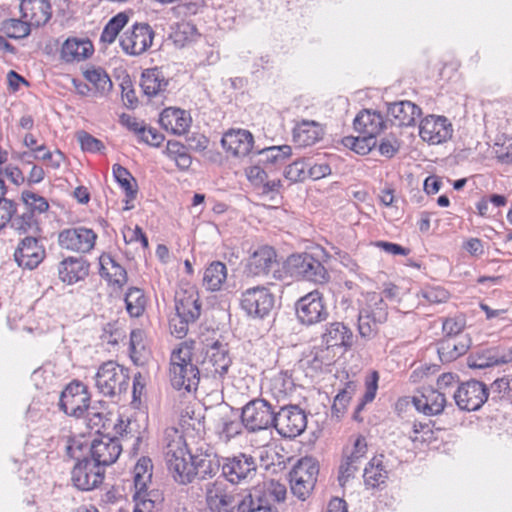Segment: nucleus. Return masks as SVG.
<instances>
[{
  "instance_id": "22",
  "label": "nucleus",
  "mask_w": 512,
  "mask_h": 512,
  "mask_svg": "<svg viewBox=\"0 0 512 512\" xmlns=\"http://www.w3.org/2000/svg\"><path fill=\"white\" fill-rule=\"evenodd\" d=\"M423 298L429 303H445L449 299V293L440 287L413 291L405 289L396 297V301L403 307L411 308L419 305V299Z\"/></svg>"
},
{
  "instance_id": "7",
  "label": "nucleus",
  "mask_w": 512,
  "mask_h": 512,
  "mask_svg": "<svg viewBox=\"0 0 512 512\" xmlns=\"http://www.w3.org/2000/svg\"><path fill=\"white\" fill-rule=\"evenodd\" d=\"M276 407L262 398L249 401L241 412L243 426L249 432H258L274 427Z\"/></svg>"
},
{
  "instance_id": "39",
  "label": "nucleus",
  "mask_w": 512,
  "mask_h": 512,
  "mask_svg": "<svg viewBox=\"0 0 512 512\" xmlns=\"http://www.w3.org/2000/svg\"><path fill=\"white\" fill-rule=\"evenodd\" d=\"M227 279V267L221 261H213L205 269L203 286L211 292L221 290Z\"/></svg>"
},
{
  "instance_id": "51",
  "label": "nucleus",
  "mask_w": 512,
  "mask_h": 512,
  "mask_svg": "<svg viewBox=\"0 0 512 512\" xmlns=\"http://www.w3.org/2000/svg\"><path fill=\"white\" fill-rule=\"evenodd\" d=\"M126 310L132 317H139L143 314L146 299L141 289L132 287L125 295Z\"/></svg>"
},
{
  "instance_id": "56",
  "label": "nucleus",
  "mask_w": 512,
  "mask_h": 512,
  "mask_svg": "<svg viewBox=\"0 0 512 512\" xmlns=\"http://www.w3.org/2000/svg\"><path fill=\"white\" fill-rule=\"evenodd\" d=\"M21 198L26 205V209L33 211L35 215L36 213H44L49 208V204L44 197L39 196L31 191H23Z\"/></svg>"
},
{
  "instance_id": "35",
  "label": "nucleus",
  "mask_w": 512,
  "mask_h": 512,
  "mask_svg": "<svg viewBox=\"0 0 512 512\" xmlns=\"http://www.w3.org/2000/svg\"><path fill=\"white\" fill-rule=\"evenodd\" d=\"M189 459L193 460L192 481L196 478L199 480L212 478L219 472L220 467L222 468V464L215 455L189 456Z\"/></svg>"
},
{
  "instance_id": "62",
  "label": "nucleus",
  "mask_w": 512,
  "mask_h": 512,
  "mask_svg": "<svg viewBox=\"0 0 512 512\" xmlns=\"http://www.w3.org/2000/svg\"><path fill=\"white\" fill-rule=\"evenodd\" d=\"M121 89L124 105L131 109L135 108L137 106L138 99L136 97L130 78L126 77L123 79L121 83Z\"/></svg>"
},
{
  "instance_id": "13",
  "label": "nucleus",
  "mask_w": 512,
  "mask_h": 512,
  "mask_svg": "<svg viewBox=\"0 0 512 512\" xmlns=\"http://www.w3.org/2000/svg\"><path fill=\"white\" fill-rule=\"evenodd\" d=\"M205 356L201 362L202 370L213 377H223L227 374L232 360L227 344L215 341L206 345Z\"/></svg>"
},
{
  "instance_id": "48",
  "label": "nucleus",
  "mask_w": 512,
  "mask_h": 512,
  "mask_svg": "<svg viewBox=\"0 0 512 512\" xmlns=\"http://www.w3.org/2000/svg\"><path fill=\"white\" fill-rule=\"evenodd\" d=\"M342 144L356 154L367 155L377 146V140L367 135L358 134V136L344 137Z\"/></svg>"
},
{
  "instance_id": "40",
  "label": "nucleus",
  "mask_w": 512,
  "mask_h": 512,
  "mask_svg": "<svg viewBox=\"0 0 512 512\" xmlns=\"http://www.w3.org/2000/svg\"><path fill=\"white\" fill-rule=\"evenodd\" d=\"M357 391V383L352 379H348L342 389L337 393L332 405V415L336 419H340L346 412L353 396Z\"/></svg>"
},
{
  "instance_id": "36",
  "label": "nucleus",
  "mask_w": 512,
  "mask_h": 512,
  "mask_svg": "<svg viewBox=\"0 0 512 512\" xmlns=\"http://www.w3.org/2000/svg\"><path fill=\"white\" fill-rule=\"evenodd\" d=\"M511 361V349H507L502 352L487 350L472 356L468 361V366L472 369H485L492 366L509 363Z\"/></svg>"
},
{
  "instance_id": "4",
  "label": "nucleus",
  "mask_w": 512,
  "mask_h": 512,
  "mask_svg": "<svg viewBox=\"0 0 512 512\" xmlns=\"http://www.w3.org/2000/svg\"><path fill=\"white\" fill-rule=\"evenodd\" d=\"M319 473L320 465L316 459L304 457L298 460L289 472L292 494L301 501L308 499L316 487Z\"/></svg>"
},
{
  "instance_id": "63",
  "label": "nucleus",
  "mask_w": 512,
  "mask_h": 512,
  "mask_svg": "<svg viewBox=\"0 0 512 512\" xmlns=\"http://www.w3.org/2000/svg\"><path fill=\"white\" fill-rule=\"evenodd\" d=\"M463 250L468 253L471 257L479 258L485 254V248L483 242L476 237H470L463 241Z\"/></svg>"
},
{
  "instance_id": "42",
  "label": "nucleus",
  "mask_w": 512,
  "mask_h": 512,
  "mask_svg": "<svg viewBox=\"0 0 512 512\" xmlns=\"http://www.w3.org/2000/svg\"><path fill=\"white\" fill-rule=\"evenodd\" d=\"M468 337L454 339L449 338L442 342L438 349L442 361L450 362L463 355L469 348Z\"/></svg>"
},
{
  "instance_id": "57",
  "label": "nucleus",
  "mask_w": 512,
  "mask_h": 512,
  "mask_svg": "<svg viewBox=\"0 0 512 512\" xmlns=\"http://www.w3.org/2000/svg\"><path fill=\"white\" fill-rule=\"evenodd\" d=\"M369 250L372 254L376 255L379 251H382L389 255H402L406 256L409 250L402 247L401 245L387 242V241H374L369 244Z\"/></svg>"
},
{
  "instance_id": "43",
  "label": "nucleus",
  "mask_w": 512,
  "mask_h": 512,
  "mask_svg": "<svg viewBox=\"0 0 512 512\" xmlns=\"http://www.w3.org/2000/svg\"><path fill=\"white\" fill-rule=\"evenodd\" d=\"M319 172L320 167L316 165L308 168L304 162L296 161L286 166L284 170V176L291 182L303 181L306 178L317 180L320 178L318 175Z\"/></svg>"
},
{
  "instance_id": "34",
  "label": "nucleus",
  "mask_w": 512,
  "mask_h": 512,
  "mask_svg": "<svg viewBox=\"0 0 512 512\" xmlns=\"http://www.w3.org/2000/svg\"><path fill=\"white\" fill-rule=\"evenodd\" d=\"M100 261V274L105 277L109 284L121 289L128 280L127 272L114 258L110 255H102Z\"/></svg>"
},
{
  "instance_id": "41",
  "label": "nucleus",
  "mask_w": 512,
  "mask_h": 512,
  "mask_svg": "<svg viewBox=\"0 0 512 512\" xmlns=\"http://www.w3.org/2000/svg\"><path fill=\"white\" fill-rule=\"evenodd\" d=\"M168 82L165 80L162 72L157 68L147 69L141 76V87L143 92L149 96H155L164 90Z\"/></svg>"
},
{
  "instance_id": "9",
  "label": "nucleus",
  "mask_w": 512,
  "mask_h": 512,
  "mask_svg": "<svg viewBox=\"0 0 512 512\" xmlns=\"http://www.w3.org/2000/svg\"><path fill=\"white\" fill-rule=\"evenodd\" d=\"M306 427V414L298 406L283 405L276 411L274 428L282 437L295 438L301 435Z\"/></svg>"
},
{
  "instance_id": "33",
  "label": "nucleus",
  "mask_w": 512,
  "mask_h": 512,
  "mask_svg": "<svg viewBox=\"0 0 512 512\" xmlns=\"http://www.w3.org/2000/svg\"><path fill=\"white\" fill-rule=\"evenodd\" d=\"M446 406V398L436 390H426L420 397H417L415 409L426 416L440 415Z\"/></svg>"
},
{
  "instance_id": "32",
  "label": "nucleus",
  "mask_w": 512,
  "mask_h": 512,
  "mask_svg": "<svg viewBox=\"0 0 512 512\" xmlns=\"http://www.w3.org/2000/svg\"><path fill=\"white\" fill-rule=\"evenodd\" d=\"M159 122L166 131L182 135L190 127L191 118L184 110L170 107L161 112Z\"/></svg>"
},
{
  "instance_id": "3",
  "label": "nucleus",
  "mask_w": 512,
  "mask_h": 512,
  "mask_svg": "<svg viewBox=\"0 0 512 512\" xmlns=\"http://www.w3.org/2000/svg\"><path fill=\"white\" fill-rule=\"evenodd\" d=\"M164 456L168 471L174 480L180 484L192 482L193 460L189 459L185 442L177 430L166 432Z\"/></svg>"
},
{
  "instance_id": "30",
  "label": "nucleus",
  "mask_w": 512,
  "mask_h": 512,
  "mask_svg": "<svg viewBox=\"0 0 512 512\" xmlns=\"http://www.w3.org/2000/svg\"><path fill=\"white\" fill-rule=\"evenodd\" d=\"M296 313L299 321L307 326L320 320V293L314 290L297 301Z\"/></svg>"
},
{
  "instance_id": "8",
  "label": "nucleus",
  "mask_w": 512,
  "mask_h": 512,
  "mask_svg": "<svg viewBox=\"0 0 512 512\" xmlns=\"http://www.w3.org/2000/svg\"><path fill=\"white\" fill-rule=\"evenodd\" d=\"M276 251L270 246H262L255 250L246 264V273L250 276H269L275 280H285L279 269Z\"/></svg>"
},
{
  "instance_id": "26",
  "label": "nucleus",
  "mask_w": 512,
  "mask_h": 512,
  "mask_svg": "<svg viewBox=\"0 0 512 512\" xmlns=\"http://www.w3.org/2000/svg\"><path fill=\"white\" fill-rule=\"evenodd\" d=\"M20 11L22 18L35 27L46 24L52 16L49 0H22Z\"/></svg>"
},
{
  "instance_id": "10",
  "label": "nucleus",
  "mask_w": 512,
  "mask_h": 512,
  "mask_svg": "<svg viewBox=\"0 0 512 512\" xmlns=\"http://www.w3.org/2000/svg\"><path fill=\"white\" fill-rule=\"evenodd\" d=\"M257 474V463L253 456L239 453L233 457L224 458L222 475L231 484H245Z\"/></svg>"
},
{
  "instance_id": "18",
  "label": "nucleus",
  "mask_w": 512,
  "mask_h": 512,
  "mask_svg": "<svg viewBox=\"0 0 512 512\" xmlns=\"http://www.w3.org/2000/svg\"><path fill=\"white\" fill-rule=\"evenodd\" d=\"M354 334L352 330L341 322H333L325 327L322 333V345L332 352H345L352 347Z\"/></svg>"
},
{
  "instance_id": "50",
  "label": "nucleus",
  "mask_w": 512,
  "mask_h": 512,
  "mask_svg": "<svg viewBox=\"0 0 512 512\" xmlns=\"http://www.w3.org/2000/svg\"><path fill=\"white\" fill-rule=\"evenodd\" d=\"M379 386V374L377 371H371L366 379H365V393L360 401V403L357 405L354 419L357 421H360L361 418L359 417L360 412L364 409V407L371 403L377 394Z\"/></svg>"
},
{
  "instance_id": "16",
  "label": "nucleus",
  "mask_w": 512,
  "mask_h": 512,
  "mask_svg": "<svg viewBox=\"0 0 512 512\" xmlns=\"http://www.w3.org/2000/svg\"><path fill=\"white\" fill-rule=\"evenodd\" d=\"M273 305V295L263 286L249 288L242 294L241 306L250 316L263 318Z\"/></svg>"
},
{
  "instance_id": "47",
  "label": "nucleus",
  "mask_w": 512,
  "mask_h": 512,
  "mask_svg": "<svg viewBox=\"0 0 512 512\" xmlns=\"http://www.w3.org/2000/svg\"><path fill=\"white\" fill-rule=\"evenodd\" d=\"M291 147L288 145L271 146L258 151L260 162L268 165H281L291 156Z\"/></svg>"
},
{
  "instance_id": "27",
  "label": "nucleus",
  "mask_w": 512,
  "mask_h": 512,
  "mask_svg": "<svg viewBox=\"0 0 512 512\" xmlns=\"http://www.w3.org/2000/svg\"><path fill=\"white\" fill-rule=\"evenodd\" d=\"M384 128V120L376 111L362 110L353 120V129L359 135H367L376 139Z\"/></svg>"
},
{
  "instance_id": "44",
  "label": "nucleus",
  "mask_w": 512,
  "mask_h": 512,
  "mask_svg": "<svg viewBox=\"0 0 512 512\" xmlns=\"http://www.w3.org/2000/svg\"><path fill=\"white\" fill-rule=\"evenodd\" d=\"M318 123L316 121L303 120L293 129V139L300 146H309L318 138Z\"/></svg>"
},
{
  "instance_id": "11",
  "label": "nucleus",
  "mask_w": 512,
  "mask_h": 512,
  "mask_svg": "<svg viewBox=\"0 0 512 512\" xmlns=\"http://www.w3.org/2000/svg\"><path fill=\"white\" fill-rule=\"evenodd\" d=\"M89 406L90 394L87 387L81 382H71L60 395L59 407L69 416L83 417Z\"/></svg>"
},
{
  "instance_id": "54",
  "label": "nucleus",
  "mask_w": 512,
  "mask_h": 512,
  "mask_svg": "<svg viewBox=\"0 0 512 512\" xmlns=\"http://www.w3.org/2000/svg\"><path fill=\"white\" fill-rule=\"evenodd\" d=\"M367 452V443L363 436H357L354 440L353 447L348 452L346 459L352 464V469L348 476H354L358 470V463L364 458Z\"/></svg>"
},
{
  "instance_id": "46",
  "label": "nucleus",
  "mask_w": 512,
  "mask_h": 512,
  "mask_svg": "<svg viewBox=\"0 0 512 512\" xmlns=\"http://www.w3.org/2000/svg\"><path fill=\"white\" fill-rule=\"evenodd\" d=\"M387 474L381 464L371 461L364 470V484L366 489L376 490L385 485Z\"/></svg>"
},
{
  "instance_id": "58",
  "label": "nucleus",
  "mask_w": 512,
  "mask_h": 512,
  "mask_svg": "<svg viewBox=\"0 0 512 512\" xmlns=\"http://www.w3.org/2000/svg\"><path fill=\"white\" fill-rule=\"evenodd\" d=\"M401 143L394 135H387L382 138L378 144V152L386 158L394 157L400 150Z\"/></svg>"
},
{
  "instance_id": "2",
  "label": "nucleus",
  "mask_w": 512,
  "mask_h": 512,
  "mask_svg": "<svg viewBox=\"0 0 512 512\" xmlns=\"http://www.w3.org/2000/svg\"><path fill=\"white\" fill-rule=\"evenodd\" d=\"M192 345L181 343L170 357V381L177 390L196 391L200 382V369L192 360Z\"/></svg>"
},
{
  "instance_id": "31",
  "label": "nucleus",
  "mask_w": 512,
  "mask_h": 512,
  "mask_svg": "<svg viewBox=\"0 0 512 512\" xmlns=\"http://www.w3.org/2000/svg\"><path fill=\"white\" fill-rule=\"evenodd\" d=\"M153 473V464L150 458L141 457L134 466L133 480L135 487V498H140L143 495L159 497L155 491L147 492L148 485L151 483Z\"/></svg>"
},
{
  "instance_id": "6",
  "label": "nucleus",
  "mask_w": 512,
  "mask_h": 512,
  "mask_svg": "<svg viewBox=\"0 0 512 512\" xmlns=\"http://www.w3.org/2000/svg\"><path fill=\"white\" fill-rule=\"evenodd\" d=\"M454 127L443 115L428 114L418 124V136L428 146H441L452 140Z\"/></svg>"
},
{
  "instance_id": "28",
  "label": "nucleus",
  "mask_w": 512,
  "mask_h": 512,
  "mask_svg": "<svg viewBox=\"0 0 512 512\" xmlns=\"http://www.w3.org/2000/svg\"><path fill=\"white\" fill-rule=\"evenodd\" d=\"M89 263L81 257H68L58 266V275L63 283L72 285L89 274Z\"/></svg>"
},
{
  "instance_id": "15",
  "label": "nucleus",
  "mask_w": 512,
  "mask_h": 512,
  "mask_svg": "<svg viewBox=\"0 0 512 512\" xmlns=\"http://www.w3.org/2000/svg\"><path fill=\"white\" fill-rule=\"evenodd\" d=\"M97 239L96 233L89 228L75 227L61 231L58 236L59 245L66 250L87 253L91 251Z\"/></svg>"
},
{
  "instance_id": "52",
  "label": "nucleus",
  "mask_w": 512,
  "mask_h": 512,
  "mask_svg": "<svg viewBox=\"0 0 512 512\" xmlns=\"http://www.w3.org/2000/svg\"><path fill=\"white\" fill-rule=\"evenodd\" d=\"M113 174L116 181L124 189L126 196L130 199H135L137 195V184L131 173L123 166L114 164Z\"/></svg>"
},
{
  "instance_id": "23",
  "label": "nucleus",
  "mask_w": 512,
  "mask_h": 512,
  "mask_svg": "<svg viewBox=\"0 0 512 512\" xmlns=\"http://www.w3.org/2000/svg\"><path fill=\"white\" fill-rule=\"evenodd\" d=\"M253 142L251 132L244 129H231L223 135L221 140L226 152L235 157L248 155L253 147Z\"/></svg>"
},
{
  "instance_id": "17",
  "label": "nucleus",
  "mask_w": 512,
  "mask_h": 512,
  "mask_svg": "<svg viewBox=\"0 0 512 512\" xmlns=\"http://www.w3.org/2000/svg\"><path fill=\"white\" fill-rule=\"evenodd\" d=\"M488 398V392L484 384L478 381H470L461 385L455 395L454 399L456 405L465 411L478 410Z\"/></svg>"
},
{
  "instance_id": "29",
  "label": "nucleus",
  "mask_w": 512,
  "mask_h": 512,
  "mask_svg": "<svg viewBox=\"0 0 512 512\" xmlns=\"http://www.w3.org/2000/svg\"><path fill=\"white\" fill-rule=\"evenodd\" d=\"M314 262V258L309 254L291 255L284 262L282 273L285 279L287 276L296 279L301 277L310 279L316 274Z\"/></svg>"
},
{
  "instance_id": "61",
  "label": "nucleus",
  "mask_w": 512,
  "mask_h": 512,
  "mask_svg": "<svg viewBox=\"0 0 512 512\" xmlns=\"http://www.w3.org/2000/svg\"><path fill=\"white\" fill-rule=\"evenodd\" d=\"M77 139L81 145V148L85 151L97 152L104 147L103 143L99 139L93 137L85 131L78 132Z\"/></svg>"
},
{
  "instance_id": "1",
  "label": "nucleus",
  "mask_w": 512,
  "mask_h": 512,
  "mask_svg": "<svg viewBox=\"0 0 512 512\" xmlns=\"http://www.w3.org/2000/svg\"><path fill=\"white\" fill-rule=\"evenodd\" d=\"M205 493L211 512H251L262 500L251 496L249 490L230 488L223 481L208 483Z\"/></svg>"
},
{
  "instance_id": "64",
  "label": "nucleus",
  "mask_w": 512,
  "mask_h": 512,
  "mask_svg": "<svg viewBox=\"0 0 512 512\" xmlns=\"http://www.w3.org/2000/svg\"><path fill=\"white\" fill-rule=\"evenodd\" d=\"M493 153L497 160L502 164L512 163V141L508 140L502 144H495Z\"/></svg>"
},
{
  "instance_id": "45",
  "label": "nucleus",
  "mask_w": 512,
  "mask_h": 512,
  "mask_svg": "<svg viewBox=\"0 0 512 512\" xmlns=\"http://www.w3.org/2000/svg\"><path fill=\"white\" fill-rule=\"evenodd\" d=\"M11 228L19 233H33L40 232L39 222L33 211L25 208L21 214L13 216L11 221Z\"/></svg>"
},
{
  "instance_id": "49",
  "label": "nucleus",
  "mask_w": 512,
  "mask_h": 512,
  "mask_svg": "<svg viewBox=\"0 0 512 512\" xmlns=\"http://www.w3.org/2000/svg\"><path fill=\"white\" fill-rule=\"evenodd\" d=\"M129 21V15L126 12H120L112 17L105 25L100 40L103 43L111 44L115 41L120 31Z\"/></svg>"
},
{
  "instance_id": "53",
  "label": "nucleus",
  "mask_w": 512,
  "mask_h": 512,
  "mask_svg": "<svg viewBox=\"0 0 512 512\" xmlns=\"http://www.w3.org/2000/svg\"><path fill=\"white\" fill-rule=\"evenodd\" d=\"M30 26L27 20L7 19L2 24V30L9 38L20 39L30 34Z\"/></svg>"
},
{
  "instance_id": "14",
  "label": "nucleus",
  "mask_w": 512,
  "mask_h": 512,
  "mask_svg": "<svg viewBox=\"0 0 512 512\" xmlns=\"http://www.w3.org/2000/svg\"><path fill=\"white\" fill-rule=\"evenodd\" d=\"M104 469L93 461L84 458L78 461L71 471V480L76 488L89 491L103 482Z\"/></svg>"
},
{
  "instance_id": "38",
  "label": "nucleus",
  "mask_w": 512,
  "mask_h": 512,
  "mask_svg": "<svg viewBox=\"0 0 512 512\" xmlns=\"http://www.w3.org/2000/svg\"><path fill=\"white\" fill-rule=\"evenodd\" d=\"M251 496L263 499L271 509H276L271 500L275 502H283L286 499L287 488L284 484L276 480H268L263 483V488L249 490Z\"/></svg>"
},
{
  "instance_id": "19",
  "label": "nucleus",
  "mask_w": 512,
  "mask_h": 512,
  "mask_svg": "<svg viewBox=\"0 0 512 512\" xmlns=\"http://www.w3.org/2000/svg\"><path fill=\"white\" fill-rule=\"evenodd\" d=\"M45 258V248L36 237L28 236L20 241L14 252L19 267L35 269Z\"/></svg>"
},
{
  "instance_id": "21",
  "label": "nucleus",
  "mask_w": 512,
  "mask_h": 512,
  "mask_svg": "<svg viewBox=\"0 0 512 512\" xmlns=\"http://www.w3.org/2000/svg\"><path fill=\"white\" fill-rule=\"evenodd\" d=\"M122 451L121 444L116 438L103 437L94 439L90 446V453L93 461L98 467H105L113 464Z\"/></svg>"
},
{
  "instance_id": "59",
  "label": "nucleus",
  "mask_w": 512,
  "mask_h": 512,
  "mask_svg": "<svg viewBox=\"0 0 512 512\" xmlns=\"http://www.w3.org/2000/svg\"><path fill=\"white\" fill-rule=\"evenodd\" d=\"M222 421V428L219 431L220 437L224 441H229L233 437L239 435L241 433L243 424L242 420L238 421L237 419H230L229 417H223L221 419Z\"/></svg>"
},
{
  "instance_id": "24",
  "label": "nucleus",
  "mask_w": 512,
  "mask_h": 512,
  "mask_svg": "<svg viewBox=\"0 0 512 512\" xmlns=\"http://www.w3.org/2000/svg\"><path fill=\"white\" fill-rule=\"evenodd\" d=\"M387 309L379 297L373 298V304L364 307L359 314V331L363 336H369L373 327L387 320Z\"/></svg>"
},
{
  "instance_id": "20",
  "label": "nucleus",
  "mask_w": 512,
  "mask_h": 512,
  "mask_svg": "<svg viewBox=\"0 0 512 512\" xmlns=\"http://www.w3.org/2000/svg\"><path fill=\"white\" fill-rule=\"evenodd\" d=\"M421 115V108L408 100L393 102L387 107V117L389 121L393 126L398 128L415 126Z\"/></svg>"
},
{
  "instance_id": "25",
  "label": "nucleus",
  "mask_w": 512,
  "mask_h": 512,
  "mask_svg": "<svg viewBox=\"0 0 512 512\" xmlns=\"http://www.w3.org/2000/svg\"><path fill=\"white\" fill-rule=\"evenodd\" d=\"M176 314L186 321H193L200 317L201 303L199 295L193 288L179 290L175 294Z\"/></svg>"
},
{
  "instance_id": "37",
  "label": "nucleus",
  "mask_w": 512,
  "mask_h": 512,
  "mask_svg": "<svg viewBox=\"0 0 512 512\" xmlns=\"http://www.w3.org/2000/svg\"><path fill=\"white\" fill-rule=\"evenodd\" d=\"M92 52L91 41L68 38L62 45L61 58L66 62H79L88 58Z\"/></svg>"
},
{
  "instance_id": "55",
  "label": "nucleus",
  "mask_w": 512,
  "mask_h": 512,
  "mask_svg": "<svg viewBox=\"0 0 512 512\" xmlns=\"http://www.w3.org/2000/svg\"><path fill=\"white\" fill-rule=\"evenodd\" d=\"M84 76L101 93L109 92L112 89V82L108 74L101 68L87 70Z\"/></svg>"
},
{
  "instance_id": "60",
  "label": "nucleus",
  "mask_w": 512,
  "mask_h": 512,
  "mask_svg": "<svg viewBox=\"0 0 512 512\" xmlns=\"http://www.w3.org/2000/svg\"><path fill=\"white\" fill-rule=\"evenodd\" d=\"M17 211L14 201L5 197L0 199V230L5 228L8 224L11 225L13 216Z\"/></svg>"
},
{
  "instance_id": "12",
  "label": "nucleus",
  "mask_w": 512,
  "mask_h": 512,
  "mask_svg": "<svg viewBox=\"0 0 512 512\" xmlns=\"http://www.w3.org/2000/svg\"><path fill=\"white\" fill-rule=\"evenodd\" d=\"M154 31L147 23H136L120 38L123 51L132 56L143 54L152 45Z\"/></svg>"
},
{
  "instance_id": "5",
  "label": "nucleus",
  "mask_w": 512,
  "mask_h": 512,
  "mask_svg": "<svg viewBox=\"0 0 512 512\" xmlns=\"http://www.w3.org/2000/svg\"><path fill=\"white\" fill-rule=\"evenodd\" d=\"M96 387L104 396L113 397L127 391L128 369L114 361L103 363L95 375Z\"/></svg>"
}]
</instances>
